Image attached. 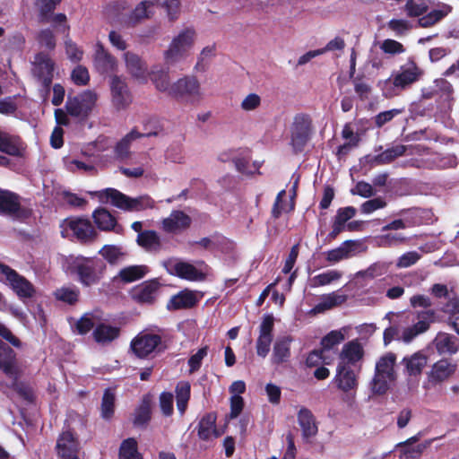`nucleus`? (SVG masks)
Masks as SVG:
<instances>
[{
    "instance_id": "1",
    "label": "nucleus",
    "mask_w": 459,
    "mask_h": 459,
    "mask_svg": "<svg viewBox=\"0 0 459 459\" xmlns=\"http://www.w3.org/2000/svg\"><path fill=\"white\" fill-rule=\"evenodd\" d=\"M423 75V69L419 66L413 56H410L398 71H394L388 79L380 82L379 87L385 99H392L410 89Z\"/></svg>"
},
{
    "instance_id": "2",
    "label": "nucleus",
    "mask_w": 459,
    "mask_h": 459,
    "mask_svg": "<svg viewBox=\"0 0 459 459\" xmlns=\"http://www.w3.org/2000/svg\"><path fill=\"white\" fill-rule=\"evenodd\" d=\"M106 268L107 265L101 259L82 255L76 256L69 264L71 273L76 275L78 281L85 287L98 284Z\"/></svg>"
},
{
    "instance_id": "3",
    "label": "nucleus",
    "mask_w": 459,
    "mask_h": 459,
    "mask_svg": "<svg viewBox=\"0 0 459 459\" xmlns=\"http://www.w3.org/2000/svg\"><path fill=\"white\" fill-rule=\"evenodd\" d=\"M100 203H108L127 212H141L152 208L154 201L149 195L132 198L116 188H106L95 193Z\"/></svg>"
},
{
    "instance_id": "4",
    "label": "nucleus",
    "mask_w": 459,
    "mask_h": 459,
    "mask_svg": "<svg viewBox=\"0 0 459 459\" xmlns=\"http://www.w3.org/2000/svg\"><path fill=\"white\" fill-rule=\"evenodd\" d=\"M312 133V120L308 115L297 114L290 126V146L295 154L304 151Z\"/></svg>"
},
{
    "instance_id": "5",
    "label": "nucleus",
    "mask_w": 459,
    "mask_h": 459,
    "mask_svg": "<svg viewBox=\"0 0 459 459\" xmlns=\"http://www.w3.org/2000/svg\"><path fill=\"white\" fill-rule=\"evenodd\" d=\"M63 226L82 245L92 244L99 237L98 231L87 218L70 217L64 221Z\"/></svg>"
},
{
    "instance_id": "6",
    "label": "nucleus",
    "mask_w": 459,
    "mask_h": 459,
    "mask_svg": "<svg viewBox=\"0 0 459 459\" xmlns=\"http://www.w3.org/2000/svg\"><path fill=\"white\" fill-rule=\"evenodd\" d=\"M169 96L179 101H198L201 99L200 83L195 76L180 78L171 85Z\"/></svg>"
},
{
    "instance_id": "7",
    "label": "nucleus",
    "mask_w": 459,
    "mask_h": 459,
    "mask_svg": "<svg viewBox=\"0 0 459 459\" xmlns=\"http://www.w3.org/2000/svg\"><path fill=\"white\" fill-rule=\"evenodd\" d=\"M161 344L162 338L160 335L140 333L131 341L130 348L137 358L145 359L152 352L163 351L165 347H162Z\"/></svg>"
},
{
    "instance_id": "8",
    "label": "nucleus",
    "mask_w": 459,
    "mask_h": 459,
    "mask_svg": "<svg viewBox=\"0 0 459 459\" xmlns=\"http://www.w3.org/2000/svg\"><path fill=\"white\" fill-rule=\"evenodd\" d=\"M96 101V93L87 90L74 97L68 96L65 108L72 117L86 118L92 111Z\"/></svg>"
},
{
    "instance_id": "9",
    "label": "nucleus",
    "mask_w": 459,
    "mask_h": 459,
    "mask_svg": "<svg viewBox=\"0 0 459 459\" xmlns=\"http://www.w3.org/2000/svg\"><path fill=\"white\" fill-rule=\"evenodd\" d=\"M195 30L186 29L172 40L169 49L165 52V59L172 63L181 58L193 46Z\"/></svg>"
},
{
    "instance_id": "10",
    "label": "nucleus",
    "mask_w": 459,
    "mask_h": 459,
    "mask_svg": "<svg viewBox=\"0 0 459 459\" xmlns=\"http://www.w3.org/2000/svg\"><path fill=\"white\" fill-rule=\"evenodd\" d=\"M54 67L55 63L47 53L39 52L35 55L33 74L47 91H49L53 81Z\"/></svg>"
},
{
    "instance_id": "11",
    "label": "nucleus",
    "mask_w": 459,
    "mask_h": 459,
    "mask_svg": "<svg viewBox=\"0 0 459 459\" xmlns=\"http://www.w3.org/2000/svg\"><path fill=\"white\" fill-rule=\"evenodd\" d=\"M0 214L21 219L29 217V211L22 207L19 195L0 189Z\"/></svg>"
},
{
    "instance_id": "12",
    "label": "nucleus",
    "mask_w": 459,
    "mask_h": 459,
    "mask_svg": "<svg viewBox=\"0 0 459 459\" xmlns=\"http://www.w3.org/2000/svg\"><path fill=\"white\" fill-rule=\"evenodd\" d=\"M160 288V283L157 279L145 281L134 286L130 291V296L137 304L152 305L156 301Z\"/></svg>"
},
{
    "instance_id": "13",
    "label": "nucleus",
    "mask_w": 459,
    "mask_h": 459,
    "mask_svg": "<svg viewBox=\"0 0 459 459\" xmlns=\"http://www.w3.org/2000/svg\"><path fill=\"white\" fill-rule=\"evenodd\" d=\"M80 443L71 430L63 431L57 437L56 451L62 459H79Z\"/></svg>"
},
{
    "instance_id": "14",
    "label": "nucleus",
    "mask_w": 459,
    "mask_h": 459,
    "mask_svg": "<svg viewBox=\"0 0 459 459\" xmlns=\"http://www.w3.org/2000/svg\"><path fill=\"white\" fill-rule=\"evenodd\" d=\"M360 369V367L352 368L350 366L337 365L336 374L333 377L336 387L343 393L356 390L359 385L358 375Z\"/></svg>"
},
{
    "instance_id": "15",
    "label": "nucleus",
    "mask_w": 459,
    "mask_h": 459,
    "mask_svg": "<svg viewBox=\"0 0 459 459\" xmlns=\"http://www.w3.org/2000/svg\"><path fill=\"white\" fill-rule=\"evenodd\" d=\"M26 149L27 145L20 135L10 134L0 128V152L15 158H22Z\"/></svg>"
},
{
    "instance_id": "16",
    "label": "nucleus",
    "mask_w": 459,
    "mask_h": 459,
    "mask_svg": "<svg viewBox=\"0 0 459 459\" xmlns=\"http://www.w3.org/2000/svg\"><path fill=\"white\" fill-rule=\"evenodd\" d=\"M192 224V218L181 210H173L169 216L161 221L162 230L169 234H181Z\"/></svg>"
},
{
    "instance_id": "17",
    "label": "nucleus",
    "mask_w": 459,
    "mask_h": 459,
    "mask_svg": "<svg viewBox=\"0 0 459 459\" xmlns=\"http://www.w3.org/2000/svg\"><path fill=\"white\" fill-rule=\"evenodd\" d=\"M93 66L96 72L101 75L111 74L116 71L117 59L104 48L101 42H97L95 45Z\"/></svg>"
},
{
    "instance_id": "18",
    "label": "nucleus",
    "mask_w": 459,
    "mask_h": 459,
    "mask_svg": "<svg viewBox=\"0 0 459 459\" xmlns=\"http://www.w3.org/2000/svg\"><path fill=\"white\" fill-rule=\"evenodd\" d=\"M364 357V349L358 340L346 342L339 354L337 365L361 368V360Z\"/></svg>"
},
{
    "instance_id": "19",
    "label": "nucleus",
    "mask_w": 459,
    "mask_h": 459,
    "mask_svg": "<svg viewBox=\"0 0 459 459\" xmlns=\"http://www.w3.org/2000/svg\"><path fill=\"white\" fill-rule=\"evenodd\" d=\"M92 219L101 231L123 232V227L117 223V218L106 208L99 207L92 212Z\"/></svg>"
},
{
    "instance_id": "20",
    "label": "nucleus",
    "mask_w": 459,
    "mask_h": 459,
    "mask_svg": "<svg viewBox=\"0 0 459 459\" xmlns=\"http://www.w3.org/2000/svg\"><path fill=\"white\" fill-rule=\"evenodd\" d=\"M112 102L117 109H124L132 102V96L126 82L115 75L111 79Z\"/></svg>"
},
{
    "instance_id": "21",
    "label": "nucleus",
    "mask_w": 459,
    "mask_h": 459,
    "mask_svg": "<svg viewBox=\"0 0 459 459\" xmlns=\"http://www.w3.org/2000/svg\"><path fill=\"white\" fill-rule=\"evenodd\" d=\"M6 280L10 282L12 289L20 299H30L34 297L36 290L33 284L24 276L19 274L15 270H12Z\"/></svg>"
},
{
    "instance_id": "22",
    "label": "nucleus",
    "mask_w": 459,
    "mask_h": 459,
    "mask_svg": "<svg viewBox=\"0 0 459 459\" xmlns=\"http://www.w3.org/2000/svg\"><path fill=\"white\" fill-rule=\"evenodd\" d=\"M293 338L290 335H285L278 338L273 347L271 361L273 365H281L290 360L291 356L290 346Z\"/></svg>"
},
{
    "instance_id": "23",
    "label": "nucleus",
    "mask_w": 459,
    "mask_h": 459,
    "mask_svg": "<svg viewBox=\"0 0 459 459\" xmlns=\"http://www.w3.org/2000/svg\"><path fill=\"white\" fill-rule=\"evenodd\" d=\"M197 302L198 299L195 292L186 289L173 295L167 303L166 307L169 311L188 309L194 307Z\"/></svg>"
},
{
    "instance_id": "24",
    "label": "nucleus",
    "mask_w": 459,
    "mask_h": 459,
    "mask_svg": "<svg viewBox=\"0 0 459 459\" xmlns=\"http://www.w3.org/2000/svg\"><path fill=\"white\" fill-rule=\"evenodd\" d=\"M456 364L447 359H442L434 363L429 375L433 383H441L449 378L456 370Z\"/></svg>"
},
{
    "instance_id": "25",
    "label": "nucleus",
    "mask_w": 459,
    "mask_h": 459,
    "mask_svg": "<svg viewBox=\"0 0 459 459\" xmlns=\"http://www.w3.org/2000/svg\"><path fill=\"white\" fill-rule=\"evenodd\" d=\"M170 273L178 276V278L191 281H200L205 279V274L195 266L187 262L182 261L178 262L173 265V271L170 272Z\"/></svg>"
},
{
    "instance_id": "26",
    "label": "nucleus",
    "mask_w": 459,
    "mask_h": 459,
    "mask_svg": "<svg viewBox=\"0 0 459 459\" xmlns=\"http://www.w3.org/2000/svg\"><path fill=\"white\" fill-rule=\"evenodd\" d=\"M433 343L440 355H453L455 354L459 349L458 338L447 333H438Z\"/></svg>"
},
{
    "instance_id": "27",
    "label": "nucleus",
    "mask_w": 459,
    "mask_h": 459,
    "mask_svg": "<svg viewBox=\"0 0 459 459\" xmlns=\"http://www.w3.org/2000/svg\"><path fill=\"white\" fill-rule=\"evenodd\" d=\"M152 420V399L150 394L143 395L140 404L135 408L133 419L134 427L145 428Z\"/></svg>"
},
{
    "instance_id": "28",
    "label": "nucleus",
    "mask_w": 459,
    "mask_h": 459,
    "mask_svg": "<svg viewBox=\"0 0 459 459\" xmlns=\"http://www.w3.org/2000/svg\"><path fill=\"white\" fill-rule=\"evenodd\" d=\"M358 246L355 240H345L338 247L325 253V259L330 264H335L352 256L355 247Z\"/></svg>"
},
{
    "instance_id": "29",
    "label": "nucleus",
    "mask_w": 459,
    "mask_h": 459,
    "mask_svg": "<svg viewBox=\"0 0 459 459\" xmlns=\"http://www.w3.org/2000/svg\"><path fill=\"white\" fill-rule=\"evenodd\" d=\"M120 333V327L100 323L94 328L92 336L97 343L105 344L117 339Z\"/></svg>"
},
{
    "instance_id": "30",
    "label": "nucleus",
    "mask_w": 459,
    "mask_h": 459,
    "mask_svg": "<svg viewBox=\"0 0 459 459\" xmlns=\"http://www.w3.org/2000/svg\"><path fill=\"white\" fill-rule=\"evenodd\" d=\"M297 187H298V181H296L292 186L291 189V195H290V203L289 205V208L287 209L285 207L283 198L286 195V191L284 189L281 190L275 198L274 204L272 208V217L275 220L279 219L282 212H290L294 211L295 209V198L297 195Z\"/></svg>"
},
{
    "instance_id": "31",
    "label": "nucleus",
    "mask_w": 459,
    "mask_h": 459,
    "mask_svg": "<svg viewBox=\"0 0 459 459\" xmlns=\"http://www.w3.org/2000/svg\"><path fill=\"white\" fill-rule=\"evenodd\" d=\"M0 369L7 377H15L20 371L16 352L9 345L0 351Z\"/></svg>"
},
{
    "instance_id": "32",
    "label": "nucleus",
    "mask_w": 459,
    "mask_h": 459,
    "mask_svg": "<svg viewBox=\"0 0 459 459\" xmlns=\"http://www.w3.org/2000/svg\"><path fill=\"white\" fill-rule=\"evenodd\" d=\"M153 135H157V132L139 133L137 130L133 129L117 143L115 152L117 156L121 159L126 158L129 154L132 141L141 137H150Z\"/></svg>"
},
{
    "instance_id": "33",
    "label": "nucleus",
    "mask_w": 459,
    "mask_h": 459,
    "mask_svg": "<svg viewBox=\"0 0 459 459\" xmlns=\"http://www.w3.org/2000/svg\"><path fill=\"white\" fill-rule=\"evenodd\" d=\"M452 10L453 8L451 5L442 4L440 9L432 10L431 12L428 13H426V14L419 18L418 24L421 28L432 27L441 22L445 17H446L452 12Z\"/></svg>"
},
{
    "instance_id": "34",
    "label": "nucleus",
    "mask_w": 459,
    "mask_h": 459,
    "mask_svg": "<svg viewBox=\"0 0 459 459\" xmlns=\"http://www.w3.org/2000/svg\"><path fill=\"white\" fill-rule=\"evenodd\" d=\"M138 246L148 252H158L161 247L160 238L155 230H146L137 235Z\"/></svg>"
},
{
    "instance_id": "35",
    "label": "nucleus",
    "mask_w": 459,
    "mask_h": 459,
    "mask_svg": "<svg viewBox=\"0 0 459 459\" xmlns=\"http://www.w3.org/2000/svg\"><path fill=\"white\" fill-rule=\"evenodd\" d=\"M298 420L301 427L303 437L307 438L316 435L318 429L316 419L310 410L301 408L298 413Z\"/></svg>"
},
{
    "instance_id": "36",
    "label": "nucleus",
    "mask_w": 459,
    "mask_h": 459,
    "mask_svg": "<svg viewBox=\"0 0 459 459\" xmlns=\"http://www.w3.org/2000/svg\"><path fill=\"white\" fill-rule=\"evenodd\" d=\"M216 415L213 413H207L202 417L198 423L197 434L200 439L208 440L213 434L215 437H219V432L216 429Z\"/></svg>"
},
{
    "instance_id": "37",
    "label": "nucleus",
    "mask_w": 459,
    "mask_h": 459,
    "mask_svg": "<svg viewBox=\"0 0 459 459\" xmlns=\"http://www.w3.org/2000/svg\"><path fill=\"white\" fill-rule=\"evenodd\" d=\"M149 271V267L144 264L129 265L119 271L118 278L124 283H130L143 279Z\"/></svg>"
},
{
    "instance_id": "38",
    "label": "nucleus",
    "mask_w": 459,
    "mask_h": 459,
    "mask_svg": "<svg viewBox=\"0 0 459 459\" xmlns=\"http://www.w3.org/2000/svg\"><path fill=\"white\" fill-rule=\"evenodd\" d=\"M21 371L17 372L15 377H8L12 379L10 388L17 393V394L28 403H34L36 396L33 388L26 382L20 381Z\"/></svg>"
},
{
    "instance_id": "39",
    "label": "nucleus",
    "mask_w": 459,
    "mask_h": 459,
    "mask_svg": "<svg viewBox=\"0 0 459 459\" xmlns=\"http://www.w3.org/2000/svg\"><path fill=\"white\" fill-rule=\"evenodd\" d=\"M128 72L135 78H143L147 73V65L142 58L132 52L125 54Z\"/></svg>"
},
{
    "instance_id": "40",
    "label": "nucleus",
    "mask_w": 459,
    "mask_h": 459,
    "mask_svg": "<svg viewBox=\"0 0 459 459\" xmlns=\"http://www.w3.org/2000/svg\"><path fill=\"white\" fill-rule=\"evenodd\" d=\"M116 405V394L115 390L111 387H108L104 390L101 404H100V415L101 418L109 420L113 418L115 413Z\"/></svg>"
},
{
    "instance_id": "41",
    "label": "nucleus",
    "mask_w": 459,
    "mask_h": 459,
    "mask_svg": "<svg viewBox=\"0 0 459 459\" xmlns=\"http://www.w3.org/2000/svg\"><path fill=\"white\" fill-rule=\"evenodd\" d=\"M396 357L394 353H388L385 356L380 358L376 364L375 374L387 377L390 381H394L395 378L394 364Z\"/></svg>"
},
{
    "instance_id": "42",
    "label": "nucleus",
    "mask_w": 459,
    "mask_h": 459,
    "mask_svg": "<svg viewBox=\"0 0 459 459\" xmlns=\"http://www.w3.org/2000/svg\"><path fill=\"white\" fill-rule=\"evenodd\" d=\"M177 408L183 415L187 408L188 401L191 395V385L187 381H179L175 388Z\"/></svg>"
},
{
    "instance_id": "43",
    "label": "nucleus",
    "mask_w": 459,
    "mask_h": 459,
    "mask_svg": "<svg viewBox=\"0 0 459 459\" xmlns=\"http://www.w3.org/2000/svg\"><path fill=\"white\" fill-rule=\"evenodd\" d=\"M406 370L410 376H418L427 365L428 358L418 351L409 358H403Z\"/></svg>"
},
{
    "instance_id": "44",
    "label": "nucleus",
    "mask_w": 459,
    "mask_h": 459,
    "mask_svg": "<svg viewBox=\"0 0 459 459\" xmlns=\"http://www.w3.org/2000/svg\"><path fill=\"white\" fill-rule=\"evenodd\" d=\"M99 254L110 264H117L126 256L122 247L116 245H105Z\"/></svg>"
},
{
    "instance_id": "45",
    "label": "nucleus",
    "mask_w": 459,
    "mask_h": 459,
    "mask_svg": "<svg viewBox=\"0 0 459 459\" xmlns=\"http://www.w3.org/2000/svg\"><path fill=\"white\" fill-rule=\"evenodd\" d=\"M347 300V296L343 294H337L336 292H332L323 298V301L318 303L314 310L316 312H323L327 309H331L334 307L340 306L343 304Z\"/></svg>"
},
{
    "instance_id": "46",
    "label": "nucleus",
    "mask_w": 459,
    "mask_h": 459,
    "mask_svg": "<svg viewBox=\"0 0 459 459\" xmlns=\"http://www.w3.org/2000/svg\"><path fill=\"white\" fill-rule=\"evenodd\" d=\"M426 210L419 207H411L402 209L398 215L403 216L404 221L408 224V228L414 227L422 223V218Z\"/></svg>"
},
{
    "instance_id": "47",
    "label": "nucleus",
    "mask_w": 459,
    "mask_h": 459,
    "mask_svg": "<svg viewBox=\"0 0 459 459\" xmlns=\"http://www.w3.org/2000/svg\"><path fill=\"white\" fill-rule=\"evenodd\" d=\"M438 438L439 437H434V438L425 440L423 443L419 444L414 447H410V446L404 447V449H403L401 451L400 458L401 459H418V458H420V455H422V453L428 447H429L430 445L434 441L437 440Z\"/></svg>"
},
{
    "instance_id": "48",
    "label": "nucleus",
    "mask_w": 459,
    "mask_h": 459,
    "mask_svg": "<svg viewBox=\"0 0 459 459\" xmlns=\"http://www.w3.org/2000/svg\"><path fill=\"white\" fill-rule=\"evenodd\" d=\"M392 162L393 160L385 150L377 155L368 154L361 160L363 166L368 167V169H371L377 166L390 164Z\"/></svg>"
},
{
    "instance_id": "49",
    "label": "nucleus",
    "mask_w": 459,
    "mask_h": 459,
    "mask_svg": "<svg viewBox=\"0 0 459 459\" xmlns=\"http://www.w3.org/2000/svg\"><path fill=\"white\" fill-rule=\"evenodd\" d=\"M417 317L419 321L414 324L412 327L420 334L426 332L429 328V324L433 322L435 318V311L432 309H428L419 312Z\"/></svg>"
},
{
    "instance_id": "50",
    "label": "nucleus",
    "mask_w": 459,
    "mask_h": 459,
    "mask_svg": "<svg viewBox=\"0 0 459 459\" xmlns=\"http://www.w3.org/2000/svg\"><path fill=\"white\" fill-rule=\"evenodd\" d=\"M119 456L121 459H133L136 456H142L137 451V442L134 438L129 437L122 442Z\"/></svg>"
},
{
    "instance_id": "51",
    "label": "nucleus",
    "mask_w": 459,
    "mask_h": 459,
    "mask_svg": "<svg viewBox=\"0 0 459 459\" xmlns=\"http://www.w3.org/2000/svg\"><path fill=\"white\" fill-rule=\"evenodd\" d=\"M404 10L408 17L420 18L428 12L429 6L423 0L419 3L414 2V0H407Z\"/></svg>"
},
{
    "instance_id": "52",
    "label": "nucleus",
    "mask_w": 459,
    "mask_h": 459,
    "mask_svg": "<svg viewBox=\"0 0 459 459\" xmlns=\"http://www.w3.org/2000/svg\"><path fill=\"white\" fill-rule=\"evenodd\" d=\"M153 6V3L152 1H142L138 4L135 8L133 10L130 20L134 23L141 22L143 19L150 18V11L149 9Z\"/></svg>"
},
{
    "instance_id": "53",
    "label": "nucleus",
    "mask_w": 459,
    "mask_h": 459,
    "mask_svg": "<svg viewBox=\"0 0 459 459\" xmlns=\"http://www.w3.org/2000/svg\"><path fill=\"white\" fill-rule=\"evenodd\" d=\"M352 82L354 85V91L359 100L362 101L368 100L372 89L371 86L364 80V76H356L352 80Z\"/></svg>"
},
{
    "instance_id": "54",
    "label": "nucleus",
    "mask_w": 459,
    "mask_h": 459,
    "mask_svg": "<svg viewBox=\"0 0 459 459\" xmlns=\"http://www.w3.org/2000/svg\"><path fill=\"white\" fill-rule=\"evenodd\" d=\"M79 294L80 292L76 289L61 288L56 290L55 297L66 304L74 305L78 301Z\"/></svg>"
},
{
    "instance_id": "55",
    "label": "nucleus",
    "mask_w": 459,
    "mask_h": 459,
    "mask_svg": "<svg viewBox=\"0 0 459 459\" xmlns=\"http://www.w3.org/2000/svg\"><path fill=\"white\" fill-rule=\"evenodd\" d=\"M344 340V334L341 331L333 330L321 340L323 351H329Z\"/></svg>"
},
{
    "instance_id": "56",
    "label": "nucleus",
    "mask_w": 459,
    "mask_h": 459,
    "mask_svg": "<svg viewBox=\"0 0 459 459\" xmlns=\"http://www.w3.org/2000/svg\"><path fill=\"white\" fill-rule=\"evenodd\" d=\"M40 47H44L48 50H54L56 46V37L50 29L39 30L36 38Z\"/></svg>"
},
{
    "instance_id": "57",
    "label": "nucleus",
    "mask_w": 459,
    "mask_h": 459,
    "mask_svg": "<svg viewBox=\"0 0 459 459\" xmlns=\"http://www.w3.org/2000/svg\"><path fill=\"white\" fill-rule=\"evenodd\" d=\"M60 2L57 0H37L36 6L39 8L41 21L47 22Z\"/></svg>"
},
{
    "instance_id": "58",
    "label": "nucleus",
    "mask_w": 459,
    "mask_h": 459,
    "mask_svg": "<svg viewBox=\"0 0 459 459\" xmlns=\"http://www.w3.org/2000/svg\"><path fill=\"white\" fill-rule=\"evenodd\" d=\"M342 277V273L335 270L327 271L325 273L316 275L313 279V286H325L330 284Z\"/></svg>"
},
{
    "instance_id": "59",
    "label": "nucleus",
    "mask_w": 459,
    "mask_h": 459,
    "mask_svg": "<svg viewBox=\"0 0 459 459\" xmlns=\"http://www.w3.org/2000/svg\"><path fill=\"white\" fill-rule=\"evenodd\" d=\"M274 316L273 314H265L259 326V336L273 339Z\"/></svg>"
},
{
    "instance_id": "60",
    "label": "nucleus",
    "mask_w": 459,
    "mask_h": 459,
    "mask_svg": "<svg viewBox=\"0 0 459 459\" xmlns=\"http://www.w3.org/2000/svg\"><path fill=\"white\" fill-rule=\"evenodd\" d=\"M386 204V202L382 197H376L364 202L360 205V212L364 214H369L377 210L385 208Z\"/></svg>"
},
{
    "instance_id": "61",
    "label": "nucleus",
    "mask_w": 459,
    "mask_h": 459,
    "mask_svg": "<svg viewBox=\"0 0 459 459\" xmlns=\"http://www.w3.org/2000/svg\"><path fill=\"white\" fill-rule=\"evenodd\" d=\"M380 48L384 53L390 55H398L405 51V48L401 42L391 39H385Z\"/></svg>"
},
{
    "instance_id": "62",
    "label": "nucleus",
    "mask_w": 459,
    "mask_h": 459,
    "mask_svg": "<svg viewBox=\"0 0 459 459\" xmlns=\"http://www.w3.org/2000/svg\"><path fill=\"white\" fill-rule=\"evenodd\" d=\"M65 47L66 55L70 60L79 62L82 58L83 51L77 47L68 35L65 40Z\"/></svg>"
},
{
    "instance_id": "63",
    "label": "nucleus",
    "mask_w": 459,
    "mask_h": 459,
    "mask_svg": "<svg viewBox=\"0 0 459 459\" xmlns=\"http://www.w3.org/2000/svg\"><path fill=\"white\" fill-rule=\"evenodd\" d=\"M391 262H377L371 264L365 272L364 274L369 278H375L377 276H381L387 273L389 270Z\"/></svg>"
},
{
    "instance_id": "64",
    "label": "nucleus",
    "mask_w": 459,
    "mask_h": 459,
    "mask_svg": "<svg viewBox=\"0 0 459 459\" xmlns=\"http://www.w3.org/2000/svg\"><path fill=\"white\" fill-rule=\"evenodd\" d=\"M434 84L436 94L440 93L441 96L445 97L446 100L452 98L454 88L447 80L444 78L436 79L434 81Z\"/></svg>"
}]
</instances>
